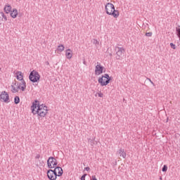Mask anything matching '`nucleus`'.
Here are the masks:
<instances>
[{"label": "nucleus", "mask_w": 180, "mask_h": 180, "mask_svg": "<svg viewBox=\"0 0 180 180\" xmlns=\"http://www.w3.org/2000/svg\"><path fill=\"white\" fill-rule=\"evenodd\" d=\"M31 110L33 115H38L40 117H44L49 112L48 107L43 104L40 105V102L37 100H35L34 103H32Z\"/></svg>", "instance_id": "obj_1"}, {"label": "nucleus", "mask_w": 180, "mask_h": 180, "mask_svg": "<svg viewBox=\"0 0 180 180\" xmlns=\"http://www.w3.org/2000/svg\"><path fill=\"white\" fill-rule=\"evenodd\" d=\"M113 77H110L108 74L102 75L101 77L98 78V84H101V86H106L112 81Z\"/></svg>", "instance_id": "obj_2"}, {"label": "nucleus", "mask_w": 180, "mask_h": 180, "mask_svg": "<svg viewBox=\"0 0 180 180\" xmlns=\"http://www.w3.org/2000/svg\"><path fill=\"white\" fill-rule=\"evenodd\" d=\"M29 79L31 82H37L40 79V75L36 70H33L30 72Z\"/></svg>", "instance_id": "obj_3"}, {"label": "nucleus", "mask_w": 180, "mask_h": 180, "mask_svg": "<svg viewBox=\"0 0 180 180\" xmlns=\"http://www.w3.org/2000/svg\"><path fill=\"white\" fill-rule=\"evenodd\" d=\"M58 162H57V159L54 157H49L47 160V165L48 167L50 168V169H52V168H56L57 167V165Z\"/></svg>", "instance_id": "obj_4"}, {"label": "nucleus", "mask_w": 180, "mask_h": 180, "mask_svg": "<svg viewBox=\"0 0 180 180\" xmlns=\"http://www.w3.org/2000/svg\"><path fill=\"white\" fill-rule=\"evenodd\" d=\"M115 50L116 51V60H120L123 56V54H124V48L115 46Z\"/></svg>", "instance_id": "obj_5"}, {"label": "nucleus", "mask_w": 180, "mask_h": 180, "mask_svg": "<svg viewBox=\"0 0 180 180\" xmlns=\"http://www.w3.org/2000/svg\"><path fill=\"white\" fill-rule=\"evenodd\" d=\"M0 100L5 103H9V94L6 91H2L0 94Z\"/></svg>", "instance_id": "obj_6"}, {"label": "nucleus", "mask_w": 180, "mask_h": 180, "mask_svg": "<svg viewBox=\"0 0 180 180\" xmlns=\"http://www.w3.org/2000/svg\"><path fill=\"white\" fill-rule=\"evenodd\" d=\"M14 85L18 86V89H21L22 92L26 91V82H25V80H21L20 83L15 82Z\"/></svg>", "instance_id": "obj_7"}, {"label": "nucleus", "mask_w": 180, "mask_h": 180, "mask_svg": "<svg viewBox=\"0 0 180 180\" xmlns=\"http://www.w3.org/2000/svg\"><path fill=\"white\" fill-rule=\"evenodd\" d=\"M104 67L101 65L100 63H97V65L96 66L95 69V75H101L103 72Z\"/></svg>", "instance_id": "obj_8"}, {"label": "nucleus", "mask_w": 180, "mask_h": 180, "mask_svg": "<svg viewBox=\"0 0 180 180\" xmlns=\"http://www.w3.org/2000/svg\"><path fill=\"white\" fill-rule=\"evenodd\" d=\"M105 9L106 13H108L109 11H110V12H113V11H115V5H113V4L112 3H108L105 5Z\"/></svg>", "instance_id": "obj_9"}, {"label": "nucleus", "mask_w": 180, "mask_h": 180, "mask_svg": "<svg viewBox=\"0 0 180 180\" xmlns=\"http://www.w3.org/2000/svg\"><path fill=\"white\" fill-rule=\"evenodd\" d=\"M47 176L50 180H56L57 179V176H54V173L53 172V169H50L47 171Z\"/></svg>", "instance_id": "obj_10"}, {"label": "nucleus", "mask_w": 180, "mask_h": 180, "mask_svg": "<svg viewBox=\"0 0 180 180\" xmlns=\"http://www.w3.org/2000/svg\"><path fill=\"white\" fill-rule=\"evenodd\" d=\"M107 15H110L111 16H113V18H119L120 13L119 11L115 10L114 8L112 11H107Z\"/></svg>", "instance_id": "obj_11"}, {"label": "nucleus", "mask_w": 180, "mask_h": 180, "mask_svg": "<svg viewBox=\"0 0 180 180\" xmlns=\"http://www.w3.org/2000/svg\"><path fill=\"white\" fill-rule=\"evenodd\" d=\"M65 56L68 60H71V58H72V50L70 49H67L65 51Z\"/></svg>", "instance_id": "obj_12"}, {"label": "nucleus", "mask_w": 180, "mask_h": 180, "mask_svg": "<svg viewBox=\"0 0 180 180\" xmlns=\"http://www.w3.org/2000/svg\"><path fill=\"white\" fill-rule=\"evenodd\" d=\"M117 154H120V157H122V158H126L127 157L126 151H124V149H120L117 152Z\"/></svg>", "instance_id": "obj_13"}, {"label": "nucleus", "mask_w": 180, "mask_h": 180, "mask_svg": "<svg viewBox=\"0 0 180 180\" xmlns=\"http://www.w3.org/2000/svg\"><path fill=\"white\" fill-rule=\"evenodd\" d=\"M16 75V78L18 81H23V73L22 72L18 71L15 73Z\"/></svg>", "instance_id": "obj_14"}, {"label": "nucleus", "mask_w": 180, "mask_h": 180, "mask_svg": "<svg viewBox=\"0 0 180 180\" xmlns=\"http://www.w3.org/2000/svg\"><path fill=\"white\" fill-rule=\"evenodd\" d=\"M56 172L58 176H62L63 173V168H61V167L56 166Z\"/></svg>", "instance_id": "obj_15"}, {"label": "nucleus", "mask_w": 180, "mask_h": 180, "mask_svg": "<svg viewBox=\"0 0 180 180\" xmlns=\"http://www.w3.org/2000/svg\"><path fill=\"white\" fill-rule=\"evenodd\" d=\"M11 18H13V19H15V18L18 16V10L16 8H14L13 11L11 13Z\"/></svg>", "instance_id": "obj_16"}, {"label": "nucleus", "mask_w": 180, "mask_h": 180, "mask_svg": "<svg viewBox=\"0 0 180 180\" xmlns=\"http://www.w3.org/2000/svg\"><path fill=\"white\" fill-rule=\"evenodd\" d=\"M0 16H1V20H3L4 22H6V20H8V18L6 17V15H5V13H4V12H0Z\"/></svg>", "instance_id": "obj_17"}, {"label": "nucleus", "mask_w": 180, "mask_h": 180, "mask_svg": "<svg viewBox=\"0 0 180 180\" xmlns=\"http://www.w3.org/2000/svg\"><path fill=\"white\" fill-rule=\"evenodd\" d=\"M11 9H12V6H6L4 7V11H5L6 13H9V12H11Z\"/></svg>", "instance_id": "obj_18"}, {"label": "nucleus", "mask_w": 180, "mask_h": 180, "mask_svg": "<svg viewBox=\"0 0 180 180\" xmlns=\"http://www.w3.org/2000/svg\"><path fill=\"white\" fill-rule=\"evenodd\" d=\"M20 89H18V86L17 88L15 87V86L11 85V91L13 92V94H16V92H18Z\"/></svg>", "instance_id": "obj_19"}, {"label": "nucleus", "mask_w": 180, "mask_h": 180, "mask_svg": "<svg viewBox=\"0 0 180 180\" xmlns=\"http://www.w3.org/2000/svg\"><path fill=\"white\" fill-rule=\"evenodd\" d=\"M64 49H65V47L64 46V45L60 44V45H59V46H58L57 50H58V51H60V52L61 53V52L64 51Z\"/></svg>", "instance_id": "obj_20"}, {"label": "nucleus", "mask_w": 180, "mask_h": 180, "mask_svg": "<svg viewBox=\"0 0 180 180\" xmlns=\"http://www.w3.org/2000/svg\"><path fill=\"white\" fill-rule=\"evenodd\" d=\"M176 32L177 37H179L180 40V25H178V27H176Z\"/></svg>", "instance_id": "obj_21"}, {"label": "nucleus", "mask_w": 180, "mask_h": 180, "mask_svg": "<svg viewBox=\"0 0 180 180\" xmlns=\"http://www.w3.org/2000/svg\"><path fill=\"white\" fill-rule=\"evenodd\" d=\"M20 102V98H19V96H15L14 98V103H15V105H18V103H19Z\"/></svg>", "instance_id": "obj_22"}, {"label": "nucleus", "mask_w": 180, "mask_h": 180, "mask_svg": "<svg viewBox=\"0 0 180 180\" xmlns=\"http://www.w3.org/2000/svg\"><path fill=\"white\" fill-rule=\"evenodd\" d=\"M167 169H168V167L165 165L162 169V172H167Z\"/></svg>", "instance_id": "obj_23"}, {"label": "nucleus", "mask_w": 180, "mask_h": 180, "mask_svg": "<svg viewBox=\"0 0 180 180\" xmlns=\"http://www.w3.org/2000/svg\"><path fill=\"white\" fill-rule=\"evenodd\" d=\"M54 168L55 169L53 170L52 169V172L53 173L54 176H56L57 177V176H58V174H57L56 167Z\"/></svg>", "instance_id": "obj_24"}, {"label": "nucleus", "mask_w": 180, "mask_h": 180, "mask_svg": "<svg viewBox=\"0 0 180 180\" xmlns=\"http://www.w3.org/2000/svg\"><path fill=\"white\" fill-rule=\"evenodd\" d=\"M146 36H147V37H151L153 36V32H146Z\"/></svg>", "instance_id": "obj_25"}, {"label": "nucleus", "mask_w": 180, "mask_h": 180, "mask_svg": "<svg viewBox=\"0 0 180 180\" xmlns=\"http://www.w3.org/2000/svg\"><path fill=\"white\" fill-rule=\"evenodd\" d=\"M170 47L172 49H173L174 50H175V49H176V46H175V44H174V43H170Z\"/></svg>", "instance_id": "obj_26"}, {"label": "nucleus", "mask_w": 180, "mask_h": 180, "mask_svg": "<svg viewBox=\"0 0 180 180\" xmlns=\"http://www.w3.org/2000/svg\"><path fill=\"white\" fill-rule=\"evenodd\" d=\"M146 79L148 81H149L150 82V84H152V85H153V86H155V84H154V82L153 81H151V79L147 77Z\"/></svg>", "instance_id": "obj_27"}, {"label": "nucleus", "mask_w": 180, "mask_h": 180, "mask_svg": "<svg viewBox=\"0 0 180 180\" xmlns=\"http://www.w3.org/2000/svg\"><path fill=\"white\" fill-rule=\"evenodd\" d=\"M93 43L94 44H98V45L99 44V42H98V39H93Z\"/></svg>", "instance_id": "obj_28"}, {"label": "nucleus", "mask_w": 180, "mask_h": 180, "mask_svg": "<svg viewBox=\"0 0 180 180\" xmlns=\"http://www.w3.org/2000/svg\"><path fill=\"white\" fill-rule=\"evenodd\" d=\"M88 141H89V143H91V146H94V144L95 143L94 142V140H92V139H88Z\"/></svg>", "instance_id": "obj_29"}, {"label": "nucleus", "mask_w": 180, "mask_h": 180, "mask_svg": "<svg viewBox=\"0 0 180 180\" xmlns=\"http://www.w3.org/2000/svg\"><path fill=\"white\" fill-rule=\"evenodd\" d=\"M99 98H103V93H98V94Z\"/></svg>", "instance_id": "obj_30"}, {"label": "nucleus", "mask_w": 180, "mask_h": 180, "mask_svg": "<svg viewBox=\"0 0 180 180\" xmlns=\"http://www.w3.org/2000/svg\"><path fill=\"white\" fill-rule=\"evenodd\" d=\"M86 176V174H84L82 177H81V180H85V176Z\"/></svg>", "instance_id": "obj_31"}, {"label": "nucleus", "mask_w": 180, "mask_h": 180, "mask_svg": "<svg viewBox=\"0 0 180 180\" xmlns=\"http://www.w3.org/2000/svg\"><path fill=\"white\" fill-rule=\"evenodd\" d=\"M35 158H36L37 160H39V158H40V154L37 155L35 156Z\"/></svg>", "instance_id": "obj_32"}, {"label": "nucleus", "mask_w": 180, "mask_h": 180, "mask_svg": "<svg viewBox=\"0 0 180 180\" xmlns=\"http://www.w3.org/2000/svg\"><path fill=\"white\" fill-rule=\"evenodd\" d=\"M84 169L86 171H89L91 169V168H89V167H86L84 168Z\"/></svg>", "instance_id": "obj_33"}, {"label": "nucleus", "mask_w": 180, "mask_h": 180, "mask_svg": "<svg viewBox=\"0 0 180 180\" xmlns=\"http://www.w3.org/2000/svg\"><path fill=\"white\" fill-rule=\"evenodd\" d=\"M91 180H98V179H96V176H92Z\"/></svg>", "instance_id": "obj_34"}, {"label": "nucleus", "mask_w": 180, "mask_h": 180, "mask_svg": "<svg viewBox=\"0 0 180 180\" xmlns=\"http://www.w3.org/2000/svg\"><path fill=\"white\" fill-rule=\"evenodd\" d=\"M46 65H50V63H49V61H46Z\"/></svg>", "instance_id": "obj_35"}, {"label": "nucleus", "mask_w": 180, "mask_h": 180, "mask_svg": "<svg viewBox=\"0 0 180 180\" xmlns=\"http://www.w3.org/2000/svg\"><path fill=\"white\" fill-rule=\"evenodd\" d=\"M83 64H84V65H86V61L84 60Z\"/></svg>", "instance_id": "obj_36"}, {"label": "nucleus", "mask_w": 180, "mask_h": 180, "mask_svg": "<svg viewBox=\"0 0 180 180\" xmlns=\"http://www.w3.org/2000/svg\"><path fill=\"white\" fill-rule=\"evenodd\" d=\"M160 180H162V176H160Z\"/></svg>", "instance_id": "obj_37"}, {"label": "nucleus", "mask_w": 180, "mask_h": 180, "mask_svg": "<svg viewBox=\"0 0 180 180\" xmlns=\"http://www.w3.org/2000/svg\"><path fill=\"white\" fill-rule=\"evenodd\" d=\"M123 101H125L124 98L123 99Z\"/></svg>", "instance_id": "obj_38"}, {"label": "nucleus", "mask_w": 180, "mask_h": 180, "mask_svg": "<svg viewBox=\"0 0 180 180\" xmlns=\"http://www.w3.org/2000/svg\"><path fill=\"white\" fill-rule=\"evenodd\" d=\"M0 71H1V68H0Z\"/></svg>", "instance_id": "obj_39"}, {"label": "nucleus", "mask_w": 180, "mask_h": 180, "mask_svg": "<svg viewBox=\"0 0 180 180\" xmlns=\"http://www.w3.org/2000/svg\"><path fill=\"white\" fill-rule=\"evenodd\" d=\"M65 1H68V0H65Z\"/></svg>", "instance_id": "obj_40"}]
</instances>
